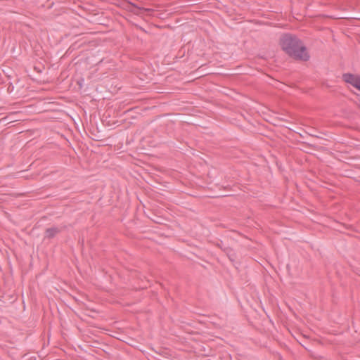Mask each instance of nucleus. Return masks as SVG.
Listing matches in <instances>:
<instances>
[{
    "label": "nucleus",
    "instance_id": "1",
    "mask_svg": "<svg viewBox=\"0 0 360 360\" xmlns=\"http://www.w3.org/2000/svg\"><path fill=\"white\" fill-rule=\"evenodd\" d=\"M281 45L287 54L296 60L307 61L310 58L305 46L295 36L289 34L283 35Z\"/></svg>",
    "mask_w": 360,
    "mask_h": 360
},
{
    "label": "nucleus",
    "instance_id": "5",
    "mask_svg": "<svg viewBox=\"0 0 360 360\" xmlns=\"http://www.w3.org/2000/svg\"><path fill=\"white\" fill-rule=\"evenodd\" d=\"M359 107H360V103H359Z\"/></svg>",
    "mask_w": 360,
    "mask_h": 360
},
{
    "label": "nucleus",
    "instance_id": "2",
    "mask_svg": "<svg viewBox=\"0 0 360 360\" xmlns=\"http://www.w3.org/2000/svg\"><path fill=\"white\" fill-rule=\"evenodd\" d=\"M127 9L130 12L136 15H141L143 13V12H147L148 15L150 16L153 15V13L155 11L153 8L139 7L131 3L129 4V5L127 6Z\"/></svg>",
    "mask_w": 360,
    "mask_h": 360
},
{
    "label": "nucleus",
    "instance_id": "3",
    "mask_svg": "<svg viewBox=\"0 0 360 360\" xmlns=\"http://www.w3.org/2000/svg\"><path fill=\"white\" fill-rule=\"evenodd\" d=\"M343 80L360 90V77L347 73L342 75Z\"/></svg>",
    "mask_w": 360,
    "mask_h": 360
},
{
    "label": "nucleus",
    "instance_id": "4",
    "mask_svg": "<svg viewBox=\"0 0 360 360\" xmlns=\"http://www.w3.org/2000/svg\"><path fill=\"white\" fill-rule=\"evenodd\" d=\"M60 232V229L58 227L48 228L45 231L44 238H49V239L53 238Z\"/></svg>",
    "mask_w": 360,
    "mask_h": 360
}]
</instances>
